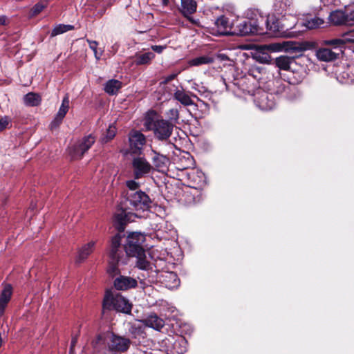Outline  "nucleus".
<instances>
[{
	"mask_svg": "<svg viewBox=\"0 0 354 354\" xmlns=\"http://www.w3.org/2000/svg\"><path fill=\"white\" fill-rule=\"evenodd\" d=\"M8 125V120L7 118H3L0 119V132L3 131L7 128Z\"/></svg>",
	"mask_w": 354,
	"mask_h": 354,
	"instance_id": "c03bdc74",
	"label": "nucleus"
},
{
	"mask_svg": "<svg viewBox=\"0 0 354 354\" xmlns=\"http://www.w3.org/2000/svg\"><path fill=\"white\" fill-rule=\"evenodd\" d=\"M164 354H168V353H164Z\"/></svg>",
	"mask_w": 354,
	"mask_h": 354,
	"instance_id": "4d7b16f0",
	"label": "nucleus"
},
{
	"mask_svg": "<svg viewBox=\"0 0 354 354\" xmlns=\"http://www.w3.org/2000/svg\"><path fill=\"white\" fill-rule=\"evenodd\" d=\"M185 18H187L188 19V21L189 22H191L192 24H194V25H198V21L194 19L192 17H191L190 15H188L187 17H185Z\"/></svg>",
	"mask_w": 354,
	"mask_h": 354,
	"instance_id": "3c124183",
	"label": "nucleus"
},
{
	"mask_svg": "<svg viewBox=\"0 0 354 354\" xmlns=\"http://www.w3.org/2000/svg\"><path fill=\"white\" fill-rule=\"evenodd\" d=\"M75 29L74 26L70 24H57L52 30L50 32V37H53L57 35L64 34L68 31L73 30Z\"/></svg>",
	"mask_w": 354,
	"mask_h": 354,
	"instance_id": "c756f323",
	"label": "nucleus"
},
{
	"mask_svg": "<svg viewBox=\"0 0 354 354\" xmlns=\"http://www.w3.org/2000/svg\"><path fill=\"white\" fill-rule=\"evenodd\" d=\"M8 24V19L6 16L3 15L0 17V26H6Z\"/></svg>",
	"mask_w": 354,
	"mask_h": 354,
	"instance_id": "09e8293b",
	"label": "nucleus"
},
{
	"mask_svg": "<svg viewBox=\"0 0 354 354\" xmlns=\"http://www.w3.org/2000/svg\"><path fill=\"white\" fill-rule=\"evenodd\" d=\"M191 96L197 97L196 95L191 92H185V90L176 88L173 94V98L185 106H192L194 104Z\"/></svg>",
	"mask_w": 354,
	"mask_h": 354,
	"instance_id": "f3484780",
	"label": "nucleus"
},
{
	"mask_svg": "<svg viewBox=\"0 0 354 354\" xmlns=\"http://www.w3.org/2000/svg\"><path fill=\"white\" fill-rule=\"evenodd\" d=\"M128 138L131 153L140 156L147 142L146 136L141 131L132 129L129 133Z\"/></svg>",
	"mask_w": 354,
	"mask_h": 354,
	"instance_id": "f8f14e48",
	"label": "nucleus"
},
{
	"mask_svg": "<svg viewBox=\"0 0 354 354\" xmlns=\"http://www.w3.org/2000/svg\"><path fill=\"white\" fill-rule=\"evenodd\" d=\"M234 24H231L229 18L225 15L218 17L212 28V34L214 35H232L233 32Z\"/></svg>",
	"mask_w": 354,
	"mask_h": 354,
	"instance_id": "ddd939ff",
	"label": "nucleus"
},
{
	"mask_svg": "<svg viewBox=\"0 0 354 354\" xmlns=\"http://www.w3.org/2000/svg\"><path fill=\"white\" fill-rule=\"evenodd\" d=\"M145 127L148 130L152 131L155 138L161 141L167 140L171 136L174 127L165 119L153 120L149 119L145 122Z\"/></svg>",
	"mask_w": 354,
	"mask_h": 354,
	"instance_id": "39448f33",
	"label": "nucleus"
},
{
	"mask_svg": "<svg viewBox=\"0 0 354 354\" xmlns=\"http://www.w3.org/2000/svg\"><path fill=\"white\" fill-rule=\"evenodd\" d=\"M323 24H324L323 19L316 17V18L308 20L306 21V27L308 29H314V28H318L319 26H321Z\"/></svg>",
	"mask_w": 354,
	"mask_h": 354,
	"instance_id": "4c0bfd02",
	"label": "nucleus"
},
{
	"mask_svg": "<svg viewBox=\"0 0 354 354\" xmlns=\"http://www.w3.org/2000/svg\"><path fill=\"white\" fill-rule=\"evenodd\" d=\"M324 6L335 5L338 0H320Z\"/></svg>",
	"mask_w": 354,
	"mask_h": 354,
	"instance_id": "a18cd8bd",
	"label": "nucleus"
},
{
	"mask_svg": "<svg viewBox=\"0 0 354 354\" xmlns=\"http://www.w3.org/2000/svg\"><path fill=\"white\" fill-rule=\"evenodd\" d=\"M97 339L98 340H101L102 339V336L101 335H98L97 337Z\"/></svg>",
	"mask_w": 354,
	"mask_h": 354,
	"instance_id": "6e6d98bb",
	"label": "nucleus"
},
{
	"mask_svg": "<svg viewBox=\"0 0 354 354\" xmlns=\"http://www.w3.org/2000/svg\"><path fill=\"white\" fill-rule=\"evenodd\" d=\"M346 19H345V26H352L354 25V10L349 13L346 12Z\"/></svg>",
	"mask_w": 354,
	"mask_h": 354,
	"instance_id": "a19ab883",
	"label": "nucleus"
},
{
	"mask_svg": "<svg viewBox=\"0 0 354 354\" xmlns=\"http://www.w3.org/2000/svg\"><path fill=\"white\" fill-rule=\"evenodd\" d=\"M142 322L146 326L152 328L156 330H160L165 326V321L156 313L149 314L142 320Z\"/></svg>",
	"mask_w": 354,
	"mask_h": 354,
	"instance_id": "a211bd4d",
	"label": "nucleus"
},
{
	"mask_svg": "<svg viewBox=\"0 0 354 354\" xmlns=\"http://www.w3.org/2000/svg\"><path fill=\"white\" fill-rule=\"evenodd\" d=\"M187 342L186 339L183 337H178L173 343L172 352L174 354H183L187 351Z\"/></svg>",
	"mask_w": 354,
	"mask_h": 354,
	"instance_id": "bb28decb",
	"label": "nucleus"
},
{
	"mask_svg": "<svg viewBox=\"0 0 354 354\" xmlns=\"http://www.w3.org/2000/svg\"><path fill=\"white\" fill-rule=\"evenodd\" d=\"M24 103L27 106H37L41 103V96L35 93H28L24 97Z\"/></svg>",
	"mask_w": 354,
	"mask_h": 354,
	"instance_id": "cd10ccee",
	"label": "nucleus"
},
{
	"mask_svg": "<svg viewBox=\"0 0 354 354\" xmlns=\"http://www.w3.org/2000/svg\"><path fill=\"white\" fill-rule=\"evenodd\" d=\"M64 118L57 114L54 120L50 122V129H54L58 128L59 125L62 124Z\"/></svg>",
	"mask_w": 354,
	"mask_h": 354,
	"instance_id": "ea45409f",
	"label": "nucleus"
},
{
	"mask_svg": "<svg viewBox=\"0 0 354 354\" xmlns=\"http://www.w3.org/2000/svg\"><path fill=\"white\" fill-rule=\"evenodd\" d=\"M342 54L343 53L339 47L321 48L317 51V58L324 62L334 61L338 59Z\"/></svg>",
	"mask_w": 354,
	"mask_h": 354,
	"instance_id": "4468645a",
	"label": "nucleus"
},
{
	"mask_svg": "<svg viewBox=\"0 0 354 354\" xmlns=\"http://www.w3.org/2000/svg\"><path fill=\"white\" fill-rule=\"evenodd\" d=\"M45 8V6L41 3H36L29 11L28 17L32 18L39 15Z\"/></svg>",
	"mask_w": 354,
	"mask_h": 354,
	"instance_id": "e433bc0d",
	"label": "nucleus"
},
{
	"mask_svg": "<svg viewBox=\"0 0 354 354\" xmlns=\"http://www.w3.org/2000/svg\"><path fill=\"white\" fill-rule=\"evenodd\" d=\"M297 57L298 56L281 55L273 59L274 64L280 70L289 71L290 64L295 61V58Z\"/></svg>",
	"mask_w": 354,
	"mask_h": 354,
	"instance_id": "412c9836",
	"label": "nucleus"
},
{
	"mask_svg": "<svg viewBox=\"0 0 354 354\" xmlns=\"http://www.w3.org/2000/svg\"><path fill=\"white\" fill-rule=\"evenodd\" d=\"M133 214L127 212L126 209L121 207L118 209L113 216V226L118 232L113 236H119V243H122V239L125 236L124 230L129 223L132 221Z\"/></svg>",
	"mask_w": 354,
	"mask_h": 354,
	"instance_id": "6e6552de",
	"label": "nucleus"
},
{
	"mask_svg": "<svg viewBox=\"0 0 354 354\" xmlns=\"http://www.w3.org/2000/svg\"><path fill=\"white\" fill-rule=\"evenodd\" d=\"M109 262L106 272L109 277L113 278L120 275V265L127 263V255L122 249V243H119V236H111L108 248Z\"/></svg>",
	"mask_w": 354,
	"mask_h": 354,
	"instance_id": "7ed1b4c3",
	"label": "nucleus"
},
{
	"mask_svg": "<svg viewBox=\"0 0 354 354\" xmlns=\"http://www.w3.org/2000/svg\"><path fill=\"white\" fill-rule=\"evenodd\" d=\"M95 245V241H91L80 248L78 250L76 263H80L86 260L88 257L93 252Z\"/></svg>",
	"mask_w": 354,
	"mask_h": 354,
	"instance_id": "4be33fe9",
	"label": "nucleus"
},
{
	"mask_svg": "<svg viewBox=\"0 0 354 354\" xmlns=\"http://www.w3.org/2000/svg\"><path fill=\"white\" fill-rule=\"evenodd\" d=\"M177 76H178V73H172V74H170L169 75L164 77L162 78V82H160V85H166V84H169L171 81L176 79Z\"/></svg>",
	"mask_w": 354,
	"mask_h": 354,
	"instance_id": "79ce46f5",
	"label": "nucleus"
},
{
	"mask_svg": "<svg viewBox=\"0 0 354 354\" xmlns=\"http://www.w3.org/2000/svg\"><path fill=\"white\" fill-rule=\"evenodd\" d=\"M155 54L153 52H147L143 54H136L135 64L137 66L148 65L155 58Z\"/></svg>",
	"mask_w": 354,
	"mask_h": 354,
	"instance_id": "a878e982",
	"label": "nucleus"
},
{
	"mask_svg": "<svg viewBox=\"0 0 354 354\" xmlns=\"http://www.w3.org/2000/svg\"><path fill=\"white\" fill-rule=\"evenodd\" d=\"M69 109V99L68 96H65L62 100V104L57 112V115L64 118Z\"/></svg>",
	"mask_w": 354,
	"mask_h": 354,
	"instance_id": "f704fd0d",
	"label": "nucleus"
},
{
	"mask_svg": "<svg viewBox=\"0 0 354 354\" xmlns=\"http://www.w3.org/2000/svg\"><path fill=\"white\" fill-rule=\"evenodd\" d=\"M262 31L263 29L259 27L258 20L252 18L237 21L234 24L232 35L233 36H246L261 34Z\"/></svg>",
	"mask_w": 354,
	"mask_h": 354,
	"instance_id": "0eeeda50",
	"label": "nucleus"
},
{
	"mask_svg": "<svg viewBox=\"0 0 354 354\" xmlns=\"http://www.w3.org/2000/svg\"><path fill=\"white\" fill-rule=\"evenodd\" d=\"M12 294V288L10 284H7L0 294V317L3 315L5 310L11 299Z\"/></svg>",
	"mask_w": 354,
	"mask_h": 354,
	"instance_id": "6ab92c4d",
	"label": "nucleus"
},
{
	"mask_svg": "<svg viewBox=\"0 0 354 354\" xmlns=\"http://www.w3.org/2000/svg\"><path fill=\"white\" fill-rule=\"evenodd\" d=\"M115 128L109 127V128L106 130V134L101 138V142L106 143L111 141L115 136Z\"/></svg>",
	"mask_w": 354,
	"mask_h": 354,
	"instance_id": "c9c22d12",
	"label": "nucleus"
},
{
	"mask_svg": "<svg viewBox=\"0 0 354 354\" xmlns=\"http://www.w3.org/2000/svg\"><path fill=\"white\" fill-rule=\"evenodd\" d=\"M122 86V83L120 81L112 79L105 83L104 90L109 95H113L118 93Z\"/></svg>",
	"mask_w": 354,
	"mask_h": 354,
	"instance_id": "393cba45",
	"label": "nucleus"
},
{
	"mask_svg": "<svg viewBox=\"0 0 354 354\" xmlns=\"http://www.w3.org/2000/svg\"><path fill=\"white\" fill-rule=\"evenodd\" d=\"M324 44L328 46H330V48H333V47H339L341 48L342 53H344V50L346 48V43L342 39H333L324 41Z\"/></svg>",
	"mask_w": 354,
	"mask_h": 354,
	"instance_id": "72a5a7b5",
	"label": "nucleus"
},
{
	"mask_svg": "<svg viewBox=\"0 0 354 354\" xmlns=\"http://www.w3.org/2000/svg\"><path fill=\"white\" fill-rule=\"evenodd\" d=\"M106 7H102L100 9H99L97 12V14L96 15L100 18L102 17L105 13H106Z\"/></svg>",
	"mask_w": 354,
	"mask_h": 354,
	"instance_id": "8fccbe9b",
	"label": "nucleus"
},
{
	"mask_svg": "<svg viewBox=\"0 0 354 354\" xmlns=\"http://www.w3.org/2000/svg\"><path fill=\"white\" fill-rule=\"evenodd\" d=\"M113 286L118 290H127L136 288L138 282L134 278L120 274L114 279Z\"/></svg>",
	"mask_w": 354,
	"mask_h": 354,
	"instance_id": "2eb2a0df",
	"label": "nucleus"
},
{
	"mask_svg": "<svg viewBox=\"0 0 354 354\" xmlns=\"http://www.w3.org/2000/svg\"><path fill=\"white\" fill-rule=\"evenodd\" d=\"M167 117L166 121L169 122V124L174 127L176 124H178L180 114L177 109H171L165 113Z\"/></svg>",
	"mask_w": 354,
	"mask_h": 354,
	"instance_id": "7c9ffc66",
	"label": "nucleus"
},
{
	"mask_svg": "<svg viewBox=\"0 0 354 354\" xmlns=\"http://www.w3.org/2000/svg\"><path fill=\"white\" fill-rule=\"evenodd\" d=\"M103 310H115L124 314H131L132 304L120 294L113 295L106 292L102 302Z\"/></svg>",
	"mask_w": 354,
	"mask_h": 354,
	"instance_id": "20e7f679",
	"label": "nucleus"
},
{
	"mask_svg": "<svg viewBox=\"0 0 354 354\" xmlns=\"http://www.w3.org/2000/svg\"><path fill=\"white\" fill-rule=\"evenodd\" d=\"M127 207L132 210H149L152 203L149 196L141 190L127 193Z\"/></svg>",
	"mask_w": 354,
	"mask_h": 354,
	"instance_id": "423d86ee",
	"label": "nucleus"
},
{
	"mask_svg": "<svg viewBox=\"0 0 354 354\" xmlns=\"http://www.w3.org/2000/svg\"><path fill=\"white\" fill-rule=\"evenodd\" d=\"M197 3L195 0H181L180 12L184 17L194 14L196 11Z\"/></svg>",
	"mask_w": 354,
	"mask_h": 354,
	"instance_id": "5701e85b",
	"label": "nucleus"
},
{
	"mask_svg": "<svg viewBox=\"0 0 354 354\" xmlns=\"http://www.w3.org/2000/svg\"><path fill=\"white\" fill-rule=\"evenodd\" d=\"M112 2L109 1L106 5L102 6L103 7H106V9L110 8L112 6Z\"/></svg>",
	"mask_w": 354,
	"mask_h": 354,
	"instance_id": "5fc2aeb1",
	"label": "nucleus"
},
{
	"mask_svg": "<svg viewBox=\"0 0 354 354\" xmlns=\"http://www.w3.org/2000/svg\"><path fill=\"white\" fill-rule=\"evenodd\" d=\"M131 167L135 179L145 178L153 171V166L145 157L138 156L133 158L131 162Z\"/></svg>",
	"mask_w": 354,
	"mask_h": 354,
	"instance_id": "9d476101",
	"label": "nucleus"
},
{
	"mask_svg": "<svg viewBox=\"0 0 354 354\" xmlns=\"http://www.w3.org/2000/svg\"><path fill=\"white\" fill-rule=\"evenodd\" d=\"M346 19V12L341 10H336L331 12L328 17L329 21L335 26H345Z\"/></svg>",
	"mask_w": 354,
	"mask_h": 354,
	"instance_id": "b1692460",
	"label": "nucleus"
},
{
	"mask_svg": "<svg viewBox=\"0 0 354 354\" xmlns=\"http://www.w3.org/2000/svg\"><path fill=\"white\" fill-rule=\"evenodd\" d=\"M131 344L130 339L111 333L107 342L109 351L117 353H125Z\"/></svg>",
	"mask_w": 354,
	"mask_h": 354,
	"instance_id": "9b49d317",
	"label": "nucleus"
},
{
	"mask_svg": "<svg viewBox=\"0 0 354 354\" xmlns=\"http://www.w3.org/2000/svg\"><path fill=\"white\" fill-rule=\"evenodd\" d=\"M167 48V46H159V45H152L151 46V48L153 51L160 54L162 53V51Z\"/></svg>",
	"mask_w": 354,
	"mask_h": 354,
	"instance_id": "37998d69",
	"label": "nucleus"
},
{
	"mask_svg": "<svg viewBox=\"0 0 354 354\" xmlns=\"http://www.w3.org/2000/svg\"><path fill=\"white\" fill-rule=\"evenodd\" d=\"M77 339L76 337H73L71 342L70 346V353H72L74 352V348L77 344Z\"/></svg>",
	"mask_w": 354,
	"mask_h": 354,
	"instance_id": "de8ad7c7",
	"label": "nucleus"
},
{
	"mask_svg": "<svg viewBox=\"0 0 354 354\" xmlns=\"http://www.w3.org/2000/svg\"><path fill=\"white\" fill-rule=\"evenodd\" d=\"M127 234L123 248L122 247L124 255H127V259L130 257H136V267L140 270L147 271V277L151 278L149 281L160 278H168L176 281L178 277L173 272H167L159 276L160 272L156 269L155 264L147 260L145 250L143 248L145 237L142 233L133 232H127Z\"/></svg>",
	"mask_w": 354,
	"mask_h": 354,
	"instance_id": "f257e3e1",
	"label": "nucleus"
},
{
	"mask_svg": "<svg viewBox=\"0 0 354 354\" xmlns=\"http://www.w3.org/2000/svg\"><path fill=\"white\" fill-rule=\"evenodd\" d=\"M126 185L129 189V192H135L136 191H138V189L140 187L139 183L135 181L134 180H127L126 182Z\"/></svg>",
	"mask_w": 354,
	"mask_h": 354,
	"instance_id": "58836bf2",
	"label": "nucleus"
},
{
	"mask_svg": "<svg viewBox=\"0 0 354 354\" xmlns=\"http://www.w3.org/2000/svg\"><path fill=\"white\" fill-rule=\"evenodd\" d=\"M95 138L89 134L84 136L82 140L68 148L69 155L73 160H80L86 152L93 145Z\"/></svg>",
	"mask_w": 354,
	"mask_h": 354,
	"instance_id": "1a4fd4ad",
	"label": "nucleus"
},
{
	"mask_svg": "<svg viewBox=\"0 0 354 354\" xmlns=\"http://www.w3.org/2000/svg\"><path fill=\"white\" fill-rule=\"evenodd\" d=\"M169 0H162V3L163 6H167L169 4Z\"/></svg>",
	"mask_w": 354,
	"mask_h": 354,
	"instance_id": "864d4df0",
	"label": "nucleus"
},
{
	"mask_svg": "<svg viewBox=\"0 0 354 354\" xmlns=\"http://www.w3.org/2000/svg\"><path fill=\"white\" fill-rule=\"evenodd\" d=\"M270 83L274 87V88L272 89L273 93L281 94L286 91V86L285 84H283L281 80H274L270 82Z\"/></svg>",
	"mask_w": 354,
	"mask_h": 354,
	"instance_id": "473e14b6",
	"label": "nucleus"
},
{
	"mask_svg": "<svg viewBox=\"0 0 354 354\" xmlns=\"http://www.w3.org/2000/svg\"><path fill=\"white\" fill-rule=\"evenodd\" d=\"M185 196L189 203H196L200 201L201 196L196 188L192 189L190 191L185 192Z\"/></svg>",
	"mask_w": 354,
	"mask_h": 354,
	"instance_id": "2f4dec72",
	"label": "nucleus"
},
{
	"mask_svg": "<svg viewBox=\"0 0 354 354\" xmlns=\"http://www.w3.org/2000/svg\"><path fill=\"white\" fill-rule=\"evenodd\" d=\"M214 62V58L207 55H203L194 57L189 61L192 66H198L203 64H209Z\"/></svg>",
	"mask_w": 354,
	"mask_h": 354,
	"instance_id": "c85d7f7f",
	"label": "nucleus"
},
{
	"mask_svg": "<svg viewBox=\"0 0 354 354\" xmlns=\"http://www.w3.org/2000/svg\"><path fill=\"white\" fill-rule=\"evenodd\" d=\"M89 44V47L92 49L93 51H95L98 45V43L96 41L88 40Z\"/></svg>",
	"mask_w": 354,
	"mask_h": 354,
	"instance_id": "49530a36",
	"label": "nucleus"
},
{
	"mask_svg": "<svg viewBox=\"0 0 354 354\" xmlns=\"http://www.w3.org/2000/svg\"><path fill=\"white\" fill-rule=\"evenodd\" d=\"M315 47V43L308 41H283L282 44H271L260 47L261 50L258 52L257 59L261 63L269 64L272 60L268 53L270 51L277 52L284 50L285 52L290 53H299V55H301L303 52L313 49Z\"/></svg>",
	"mask_w": 354,
	"mask_h": 354,
	"instance_id": "f03ea898",
	"label": "nucleus"
},
{
	"mask_svg": "<svg viewBox=\"0 0 354 354\" xmlns=\"http://www.w3.org/2000/svg\"><path fill=\"white\" fill-rule=\"evenodd\" d=\"M153 156L151 158L153 170L162 171L167 169L169 163V158L168 156L161 154L155 150H152Z\"/></svg>",
	"mask_w": 354,
	"mask_h": 354,
	"instance_id": "dca6fc26",
	"label": "nucleus"
},
{
	"mask_svg": "<svg viewBox=\"0 0 354 354\" xmlns=\"http://www.w3.org/2000/svg\"><path fill=\"white\" fill-rule=\"evenodd\" d=\"M95 57L97 59H100V56L102 55V53H98L97 50L96 49L95 51H93Z\"/></svg>",
	"mask_w": 354,
	"mask_h": 354,
	"instance_id": "603ef678",
	"label": "nucleus"
},
{
	"mask_svg": "<svg viewBox=\"0 0 354 354\" xmlns=\"http://www.w3.org/2000/svg\"><path fill=\"white\" fill-rule=\"evenodd\" d=\"M256 101L262 110H270L275 105L272 93L263 92L257 97Z\"/></svg>",
	"mask_w": 354,
	"mask_h": 354,
	"instance_id": "aec40b11",
	"label": "nucleus"
}]
</instances>
